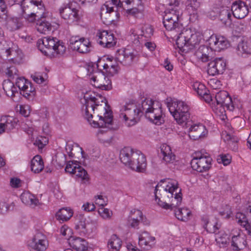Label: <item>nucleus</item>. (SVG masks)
Wrapping results in <instances>:
<instances>
[{"label": "nucleus", "instance_id": "nucleus-1", "mask_svg": "<svg viewBox=\"0 0 251 251\" xmlns=\"http://www.w3.org/2000/svg\"><path fill=\"white\" fill-rule=\"evenodd\" d=\"M85 118L90 124H93L94 127H106L111 129V126L113 123V116L111 111L106 108L107 102H103V104H99L97 101V99L95 97L84 96Z\"/></svg>", "mask_w": 251, "mask_h": 251}, {"label": "nucleus", "instance_id": "nucleus-2", "mask_svg": "<svg viewBox=\"0 0 251 251\" xmlns=\"http://www.w3.org/2000/svg\"><path fill=\"white\" fill-rule=\"evenodd\" d=\"M166 186L162 194L161 198L157 196L158 189L156 186L154 189L155 200L158 199V204L166 209H173L176 208L181 203L182 194L181 189L178 186L176 180L172 179H166L164 181Z\"/></svg>", "mask_w": 251, "mask_h": 251}, {"label": "nucleus", "instance_id": "nucleus-3", "mask_svg": "<svg viewBox=\"0 0 251 251\" xmlns=\"http://www.w3.org/2000/svg\"><path fill=\"white\" fill-rule=\"evenodd\" d=\"M201 38L199 32L183 28L177 36L176 44L180 50L188 52L199 45Z\"/></svg>", "mask_w": 251, "mask_h": 251}, {"label": "nucleus", "instance_id": "nucleus-4", "mask_svg": "<svg viewBox=\"0 0 251 251\" xmlns=\"http://www.w3.org/2000/svg\"><path fill=\"white\" fill-rule=\"evenodd\" d=\"M16 6L18 16L29 22H33L36 17L39 18L41 16L38 12L34 13L35 11L38 9L41 11V13H43L44 11V5L41 0H29Z\"/></svg>", "mask_w": 251, "mask_h": 251}, {"label": "nucleus", "instance_id": "nucleus-5", "mask_svg": "<svg viewBox=\"0 0 251 251\" xmlns=\"http://www.w3.org/2000/svg\"><path fill=\"white\" fill-rule=\"evenodd\" d=\"M37 44L39 50L47 56L62 55L66 51L64 43L56 38L44 37L39 39Z\"/></svg>", "mask_w": 251, "mask_h": 251}, {"label": "nucleus", "instance_id": "nucleus-6", "mask_svg": "<svg viewBox=\"0 0 251 251\" xmlns=\"http://www.w3.org/2000/svg\"><path fill=\"white\" fill-rule=\"evenodd\" d=\"M168 107L170 112L178 124L186 123L189 120L190 107L185 102L174 101L172 103H168Z\"/></svg>", "mask_w": 251, "mask_h": 251}, {"label": "nucleus", "instance_id": "nucleus-7", "mask_svg": "<svg viewBox=\"0 0 251 251\" xmlns=\"http://www.w3.org/2000/svg\"><path fill=\"white\" fill-rule=\"evenodd\" d=\"M138 54V52L133 50L125 49L118 50L114 58L115 64L112 63L114 59L112 57H106V69H108L110 67H113L114 66L118 64V62L125 66L130 65L137 57Z\"/></svg>", "mask_w": 251, "mask_h": 251}, {"label": "nucleus", "instance_id": "nucleus-8", "mask_svg": "<svg viewBox=\"0 0 251 251\" xmlns=\"http://www.w3.org/2000/svg\"><path fill=\"white\" fill-rule=\"evenodd\" d=\"M120 159L121 162L128 166L130 169H137L138 166L135 164L131 163V159L137 160V162L141 164V166L144 167V155L139 151H134L130 147L123 148L120 153Z\"/></svg>", "mask_w": 251, "mask_h": 251}, {"label": "nucleus", "instance_id": "nucleus-9", "mask_svg": "<svg viewBox=\"0 0 251 251\" xmlns=\"http://www.w3.org/2000/svg\"><path fill=\"white\" fill-rule=\"evenodd\" d=\"M139 111L133 104H127L121 110L120 119L124 120L126 126H131L136 125L139 121Z\"/></svg>", "mask_w": 251, "mask_h": 251}, {"label": "nucleus", "instance_id": "nucleus-10", "mask_svg": "<svg viewBox=\"0 0 251 251\" xmlns=\"http://www.w3.org/2000/svg\"><path fill=\"white\" fill-rule=\"evenodd\" d=\"M59 12L60 16L69 24L78 22L80 19L79 10L74 7L73 1L61 6Z\"/></svg>", "mask_w": 251, "mask_h": 251}, {"label": "nucleus", "instance_id": "nucleus-11", "mask_svg": "<svg viewBox=\"0 0 251 251\" xmlns=\"http://www.w3.org/2000/svg\"><path fill=\"white\" fill-rule=\"evenodd\" d=\"M27 246L30 251H46L49 247V242L45 234L37 231L28 241Z\"/></svg>", "mask_w": 251, "mask_h": 251}, {"label": "nucleus", "instance_id": "nucleus-12", "mask_svg": "<svg viewBox=\"0 0 251 251\" xmlns=\"http://www.w3.org/2000/svg\"><path fill=\"white\" fill-rule=\"evenodd\" d=\"M70 48L81 53H86L91 51L92 46L90 41L79 36H72L70 40Z\"/></svg>", "mask_w": 251, "mask_h": 251}, {"label": "nucleus", "instance_id": "nucleus-13", "mask_svg": "<svg viewBox=\"0 0 251 251\" xmlns=\"http://www.w3.org/2000/svg\"><path fill=\"white\" fill-rule=\"evenodd\" d=\"M65 171L71 175H75L76 176L80 179L82 183H86L89 181V177L86 171L76 161H70L66 166Z\"/></svg>", "mask_w": 251, "mask_h": 251}, {"label": "nucleus", "instance_id": "nucleus-14", "mask_svg": "<svg viewBox=\"0 0 251 251\" xmlns=\"http://www.w3.org/2000/svg\"><path fill=\"white\" fill-rule=\"evenodd\" d=\"M236 218L241 226L245 228L247 233L251 235V201H248L246 204L244 213H237Z\"/></svg>", "mask_w": 251, "mask_h": 251}, {"label": "nucleus", "instance_id": "nucleus-15", "mask_svg": "<svg viewBox=\"0 0 251 251\" xmlns=\"http://www.w3.org/2000/svg\"><path fill=\"white\" fill-rule=\"evenodd\" d=\"M100 16L104 24L109 25L119 18L120 14L113 7L109 6L108 2H106L100 8Z\"/></svg>", "mask_w": 251, "mask_h": 251}, {"label": "nucleus", "instance_id": "nucleus-16", "mask_svg": "<svg viewBox=\"0 0 251 251\" xmlns=\"http://www.w3.org/2000/svg\"><path fill=\"white\" fill-rule=\"evenodd\" d=\"M212 159L208 156L196 154L191 161V165L193 170L199 172L207 171L211 167Z\"/></svg>", "mask_w": 251, "mask_h": 251}, {"label": "nucleus", "instance_id": "nucleus-17", "mask_svg": "<svg viewBox=\"0 0 251 251\" xmlns=\"http://www.w3.org/2000/svg\"><path fill=\"white\" fill-rule=\"evenodd\" d=\"M16 85L21 90V94L27 99L33 98L35 95V88L31 82L23 77L16 78Z\"/></svg>", "mask_w": 251, "mask_h": 251}, {"label": "nucleus", "instance_id": "nucleus-18", "mask_svg": "<svg viewBox=\"0 0 251 251\" xmlns=\"http://www.w3.org/2000/svg\"><path fill=\"white\" fill-rule=\"evenodd\" d=\"M92 85L102 90L112 89L111 80L102 73H97L91 78Z\"/></svg>", "mask_w": 251, "mask_h": 251}, {"label": "nucleus", "instance_id": "nucleus-19", "mask_svg": "<svg viewBox=\"0 0 251 251\" xmlns=\"http://www.w3.org/2000/svg\"><path fill=\"white\" fill-rule=\"evenodd\" d=\"M226 61L223 58H216L208 63L207 73L211 75L222 74L226 70Z\"/></svg>", "mask_w": 251, "mask_h": 251}, {"label": "nucleus", "instance_id": "nucleus-20", "mask_svg": "<svg viewBox=\"0 0 251 251\" xmlns=\"http://www.w3.org/2000/svg\"><path fill=\"white\" fill-rule=\"evenodd\" d=\"M217 105L220 107L226 106L230 111H233L235 106L233 102L227 92L221 91L215 97Z\"/></svg>", "mask_w": 251, "mask_h": 251}, {"label": "nucleus", "instance_id": "nucleus-21", "mask_svg": "<svg viewBox=\"0 0 251 251\" xmlns=\"http://www.w3.org/2000/svg\"><path fill=\"white\" fill-rule=\"evenodd\" d=\"M209 43L210 48L217 51L227 48L229 44L228 41L223 36H217L212 35L209 39Z\"/></svg>", "mask_w": 251, "mask_h": 251}, {"label": "nucleus", "instance_id": "nucleus-22", "mask_svg": "<svg viewBox=\"0 0 251 251\" xmlns=\"http://www.w3.org/2000/svg\"><path fill=\"white\" fill-rule=\"evenodd\" d=\"M97 36L98 37L99 44L104 47L110 48L116 45V42L113 34L107 31H99L98 32Z\"/></svg>", "mask_w": 251, "mask_h": 251}, {"label": "nucleus", "instance_id": "nucleus-23", "mask_svg": "<svg viewBox=\"0 0 251 251\" xmlns=\"http://www.w3.org/2000/svg\"><path fill=\"white\" fill-rule=\"evenodd\" d=\"M140 222L144 225H148L149 222L146 218L143 217L142 212L139 210L131 211L130 216L128 219V225L131 227L138 228Z\"/></svg>", "mask_w": 251, "mask_h": 251}, {"label": "nucleus", "instance_id": "nucleus-24", "mask_svg": "<svg viewBox=\"0 0 251 251\" xmlns=\"http://www.w3.org/2000/svg\"><path fill=\"white\" fill-rule=\"evenodd\" d=\"M231 11L234 17L237 19L245 18L249 13V9L244 2L239 1L232 4Z\"/></svg>", "mask_w": 251, "mask_h": 251}, {"label": "nucleus", "instance_id": "nucleus-25", "mask_svg": "<svg viewBox=\"0 0 251 251\" xmlns=\"http://www.w3.org/2000/svg\"><path fill=\"white\" fill-rule=\"evenodd\" d=\"M151 108L147 112L145 116L154 124L156 125L160 124L162 119V109L160 104L156 102L155 106Z\"/></svg>", "mask_w": 251, "mask_h": 251}, {"label": "nucleus", "instance_id": "nucleus-26", "mask_svg": "<svg viewBox=\"0 0 251 251\" xmlns=\"http://www.w3.org/2000/svg\"><path fill=\"white\" fill-rule=\"evenodd\" d=\"M206 133L205 126L202 124L194 125L189 128V136L194 140L203 137Z\"/></svg>", "mask_w": 251, "mask_h": 251}, {"label": "nucleus", "instance_id": "nucleus-27", "mask_svg": "<svg viewBox=\"0 0 251 251\" xmlns=\"http://www.w3.org/2000/svg\"><path fill=\"white\" fill-rule=\"evenodd\" d=\"M70 246L76 251H85L88 249V243L84 239L78 237H71L69 239Z\"/></svg>", "mask_w": 251, "mask_h": 251}, {"label": "nucleus", "instance_id": "nucleus-28", "mask_svg": "<svg viewBox=\"0 0 251 251\" xmlns=\"http://www.w3.org/2000/svg\"><path fill=\"white\" fill-rule=\"evenodd\" d=\"M187 9L190 15V19L197 20L198 12L200 8L201 0H187Z\"/></svg>", "mask_w": 251, "mask_h": 251}, {"label": "nucleus", "instance_id": "nucleus-29", "mask_svg": "<svg viewBox=\"0 0 251 251\" xmlns=\"http://www.w3.org/2000/svg\"><path fill=\"white\" fill-rule=\"evenodd\" d=\"M6 57L13 63L19 64L22 61L23 54L18 47L13 45L11 46V49L9 50L8 54Z\"/></svg>", "mask_w": 251, "mask_h": 251}, {"label": "nucleus", "instance_id": "nucleus-30", "mask_svg": "<svg viewBox=\"0 0 251 251\" xmlns=\"http://www.w3.org/2000/svg\"><path fill=\"white\" fill-rule=\"evenodd\" d=\"M163 23L165 27L168 30H175L176 32H181L184 28L182 25L179 23V20L163 18Z\"/></svg>", "mask_w": 251, "mask_h": 251}, {"label": "nucleus", "instance_id": "nucleus-31", "mask_svg": "<svg viewBox=\"0 0 251 251\" xmlns=\"http://www.w3.org/2000/svg\"><path fill=\"white\" fill-rule=\"evenodd\" d=\"M201 220L203 223V227L209 232L216 234L217 231L221 227V224H219L216 219L210 221L206 216H203Z\"/></svg>", "mask_w": 251, "mask_h": 251}, {"label": "nucleus", "instance_id": "nucleus-32", "mask_svg": "<svg viewBox=\"0 0 251 251\" xmlns=\"http://www.w3.org/2000/svg\"><path fill=\"white\" fill-rule=\"evenodd\" d=\"M155 238L150 235L147 232L144 231L139 236V245L143 248L149 250L151 248L150 243L154 241Z\"/></svg>", "mask_w": 251, "mask_h": 251}, {"label": "nucleus", "instance_id": "nucleus-33", "mask_svg": "<svg viewBox=\"0 0 251 251\" xmlns=\"http://www.w3.org/2000/svg\"><path fill=\"white\" fill-rule=\"evenodd\" d=\"M247 245L246 237L244 235L238 234L232 237L231 246L233 249L239 251L244 249Z\"/></svg>", "mask_w": 251, "mask_h": 251}, {"label": "nucleus", "instance_id": "nucleus-34", "mask_svg": "<svg viewBox=\"0 0 251 251\" xmlns=\"http://www.w3.org/2000/svg\"><path fill=\"white\" fill-rule=\"evenodd\" d=\"M21 199L23 203L31 206H36L39 203L36 197L29 192H25L21 195Z\"/></svg>", "mask_w": 251, "mask_h": 251}, {"label": "nucleus", "instance_id": "nucleus-35", "mask_svg": "<svg viewBox=\"0 0 251 251\" xmlns=\"http://www.w3.org/2000/svg\"><path fill=\"white\" fill-rule=\"evenodd\" d=\"M161 153L163 156V160L166 163H171L175 159V155L173 154L170 146L164 144L161 147Z\"/></svg>", "mask_w": 251, "mask_h": 251}, {"label": "nucleus", "instance_id": "nucleus-36", "mask_svg": "<svg viewBox=\"0 0 251 251\" xmlns=\"http://www.w3.org/2000/svg\"><path fill=\"white\" fill-rule=\"evenodd\" d=\"M42 16L43 14H41V16H39L41 19L37 21L36 28L37 30L39 32L46 34L51 30L52 26L49 22L46 21L44 19H42V18H44V17Z\"/></svg>", "mask_w": 251, "mask_h": 251}, {"label": "nucleus", "instance_id": "nucleus-37", "mask_svg": "<svg viewBox=\"0 0 251 251\" xmlns=\"http://www.w3.org/2000/svg\"><path fill=\"white\" fill-rule=\"evenodd\" d=\"M18 17H7V19L5 20L6 21V26L8 29L11 31H15L18 30L22 27L23 26L22 22L20 21V18Z\"/></svg>", "mask_w": 251, "mask_h": 251}, {"label": "nucleus", "instance_id": "nucleus-38", "mask_svg": "<svg viewBox=\"0 0 251 251\" xmlns=\"http://www.w3.org/2000/svg\"><path fill=\"white\" fill-rule=\"evenodd\" d=\"M44 162L41 156L35 155L31 161V170L34 173H39L44 169Z\"/></svg>", "mask_w": 251, "mask_h": 251}, {"label": "nucleus", "instance_id": "nucleus-39", "mask_svg": "<svg viewBox=\"0 0 251 251\" xmlns=\"http://www.w3.org/2000/svg\"><path fill=\"white\" fill-rule=\"evenodd\" d=\"M0 121L3 122L6 132H8L15 127L18 121L13 117L3 116L1 117Z\"/></svg>", "mask_w": 251, "mask_h": 251}, {"label": "nucleus", "instance_id": "nucleus-40", "mask_svg": "<svg viewBox=\"0 0 251 251\" xmlns=\"http://www.w3.org/2000/svg\"><path fill=\"white\" fill-rule=\"evenodd\" d=\"M215 240L220 248H225L229 244V237L228 234L224 231H220L216 234Z\"/></svg>", "mask_w": 251, "mask_h": 251}, {"label": "nucleus", "instance_id": "nucleus-41", "mask_svg": "<svg viewBox=\"0 0 251 251\" xmlns=\"http://www.w3.org/2000/svg\"><path fill=\"white\" fill-rule=\"evenodd\" d=\"M2 85L4 92L8 97H14L15 94L18 93L17 87L15 86L14 82L9 79L4 80Z\"/></svg>", "mask_w": 251, "mask_h": 251}, {"label": "nucleus", "instance_id": "nucleus-42", "mask_svg": "<svg viewBox=\"0 0 251 251\" xmlns=\"http://www.w3.org/2000/svg\"><path fill=\"white\" fill-rule=\"evenodd\" d=\"M156 102H154L152 100L146 99L143 100L137 107L139 113L145 114V116L148 111H149L152 106H155Z\"/></svg>", "mask_w": 251, "mask_h": 251}, {"label": "nucleus", "instance_id": "nucleus-43", "mask_svg": "<svg viewBox=\"0 0 251 251\" xmlns=\"http://www.w3.org/2000/svg\"><path fill=\"white\" fill-rule=\"evenodd\" d=\"M122 246V241L115 234L111 236L108 243L110 251H119Z\"/></svg>", "mask_w": 251, "mask_h": 251}, {"label": "nucleus", "instance_id": "nucleus-44", "mask_svg": "<svg viewBox=\"0 0 251 251\" xmlns=\"http://www.w3.org/2000/svg\"><path fill=\"white\" fill-rule=\"evenodd\" d=\"M73 212L70 208H63L60 209L56 214V217L59 221H67L73 216Z\"/></svg>", "mask_w": 251, "mask_h": 251}, {"label": "nucleus", "instance_id": "nucleus-45", "mask_svg": "<svg viewBox=\"0 0 251 251\" xmlns=\"http://www.w3.org/2000/svg\"><path fill=\"white\" fill-rule=\"evenodd\" d=\"M175 214L176 218L180 221L186 222L191 214V211L187 208H179L175 210Z\"/></svg>", "mask_w": 251, "mask_h": 251}, {"label": "nucleus", "instance_id": "nucleus-46", "mask_svg": "<svg viewBox=\"0 0 251 251\" xmlns=\"http://www.w3.org/2000/svg\"><path fill=\"white\" fill-rule=\"evenodd\" d=\"M181 12L179 8L174 9L173 7L167 8L165 11V15L163 18L166 19H174L175 20H179L181 15Z\"/></svg>", "mask_w": 251, "mask_h": 251}, {"label": "nucleus", "instance_id": "nucleus-47", "mask_svg": "<svg viewBox=\"0 0 251 251\" xmlns=\"http://www.w3.org/2000/svg\"><path fill=\"white\" fill-rule=\"evenodd\" d=\"M223 138L225 141L228 142L229 148L234 151H236L238 150V139L236 137H232L230 134L226 133L225 135L223 133Z\"/></svg>", "mask_w": 251, "mask_h": 251}, {"label": "nucleus", "instance_id": "nucleus-48", "mask_svg": "<svg viewBox=\"0 0 251 251\" xmlns=\"http://www.w3.org/2000/svg\"><path fill=\"white\" fill-rule=\"evenodd\" d=\"M13 45L5 40H2L0 42V56L2 57H6L7 56L10 50L11 49V46Z\"/></svg>", "mask_w": 251, "mask_h": 251}, {"label": "nucleus", "instance_id": "nucleus-49", "mask_svg": "<svg viewBox=\"0 0 251 251\" xmlns=\"http://www.w3.org/2000/svg\"><path fill=\"white\" fill-rule=\"evenodd\" d=\"M238 50L246 54L251 53V41L243 40L238 44Z\"/></svg>", "mask_w": 251, "mask_h": 251}, {"label": "nucleus", "instance_id": "nucleus-50", "mask_svg": "<svg viewBox=\"0 0 251 251\" xmlns=\"http://www.w3.org/2000/svg\"><path fill=\"white\" fill-rule=\"evenodd\" d=\"M219 19L224 23H227V21H230L231 17L230 9L228 8H223L219 13Z\"/></svg>", "mask_w": 251, "mask_h": 251}, {"label": "nucleus", "instance_id": "nucleus-51", "mask_svg": "<svg viewBox=\"0 0 251 251\" xmlns=\"http://www.w3.org/2000/svg\"><path fill=\"white\" fill-rule=\"evenodd\" d=\"M193 88L200 97H201L203 95L206 94V93L209 92V91L206 89L204 85L199 82H195L194 83Z\"/></svg>", "mask_w": 251, "mask_h": 251}, {"label": "nucleus", "instance_id": "nucleus-52", "mask_svg": "<svg viewBox=\"0 0 251 251\" xmlns=\"http://www.w3.org/2000/svg\"><path fill=\"white\" fill-rule=\"evenodd\" d=\"M208 50V48L204 45L200 46L196 51V55L200 58L202 62H206L209 60V56L204 51Z\"/></svg>", "mask_w": 251, "mask_h": 251}, {"label": "nucleus", "instance_id": "nucleus-53", "mask_svg": "<svg viewBox=\"0 0 251 251\" xmlns=\"http://www.w3.org/2000/svg\"><path fill=\"white\" fill-rule=\"evenodd\" d=\"M6 19V5L4 0H0V22L5 21Z\"/></svg>", "mask_w": 251, "mask_h": 251}, {"label": "nucleus", "instance_id": "nucleus-54", "mask_svg": "<svg viewBox=\"0 0 251 251\" xmlns=\"http://www.w3.org/2000/svg\"><path fill=\"white\" fill-rule=\"evenodd\" d=\"M5 73L8 77L11 79H13L15 76L18 77V70L16 67L13 65L9 67L7 66Z\"/></svg>", "mask_w": 251, "mask_h": 251}, {"label": "nucleus", "instance_id": "nucleus-55", "mask_svg": "<svg viewBox=\"0 0 251 251\" xmlns=\"http://www.w3.org/2000/svg\"><path fill=\"white\" fill-rule=\"evenodd\" d=\"M123 2H125L127 5L132 4L133 6H141V0H118L116 5L118 7H122Z\"/></svg>", "mask_w": 251, "mask_h": 251}, {"label": "nucleus", "instance_id": "nucleus-56", "mask_svg": "<svg viewBox=\"0 0 251 251\" xmlns=\"http://www.w3.org/2000/svg\"><path fill=\"white\" fill-rule=\"evenodd\" d=\"M217 160L219 163H223L225 166H226L230 163L231 157L228 154H222L218 156Z\"/></svg>", "mask_w": 251, "mask_h": 251}, {"label": "nucleus", "instance_id": "nucleus-57", "mask_svg": "<svg viewBox=\"0 0 251 251\" xmlns=\"http://www.w3.org/2000/svg\"><path fill=\"white\" fill-rule=\"evenodd\" d=\"M48 142L47 138L45 137L40 136L36 138L34 142V145L37 146L39 149H42Z\"/></svg>", "mask_w": 251, "mask_h": 251}, {"label": "nucleus", "instance_id": "nucleus-58", "mask_svg": "<svg viewBox=\"0 0 251 251\" xmlns=\"http://www.w3.org/2000/svg\"><path fill=\"white\" fill-rule=\"evenodd\" d=\"M14 206L13 203L8 205L4 201H0V213L4 214L8 211L10 210L11 207L13 209Z\"/></svg>", "mask_w": 251, "mask_h": 251}, {"label": "nucleus", "instance_id": "nucleus-59", "mask_svg": "<svg viewBox=\"0 0 251 251\" xmlns=\"http://www.w3.org/2000/svg\"><path fill=\"white\" fill-rule=\"evenodd\" d=\"M141 35L146 38H149L153 34V28L151 25H146L142 28Z\"/></svg>", "mask_w": 251, "mask_h": 251}, {"label": "nucleus", "instance_id": "nucleus-60", "mask_svg": "<svg viewBox=\"0 0 251 251\" xmlns=\"http://www.w3.org/2000/svg\"><path fill=\"white\" fill-rule=\"evenodd\" d=\"M144 159H145V161H144V167H142L141 166V164H140V163H139L137 162V160H135V159H131V163L133 164H135L136 165V166H138V168L137 169H131L132 170H135L137 172H143L146 167V165H147V163H146V157L145 156H144Z\"/></svg>", "mask_w": 251, "mask_h": 251}, {"label": "nucleus", "instance_id": "nucleus-61", "mask_svg": "<svg viewBox=\"0 0 251 251\" xmlns=\"http://www.w3.org/2000/svg\"><path fill=\"white\" fill-rule=\"evenodd\" d=\"M132 8L127 9L126 12L128 14H131L133 16H135L137 14L141 13L142 10V6H133L132 4H131Z\"/></svg>", "mask_w": 251, "mask_h": 251}, {"label": "nucleus", "instance_id": "nucleus-62", "mask_svg": "<svg viewBox=\"0 0 251 251\" xmlns=\"http://www.w3.org/2000/svg\"><path fill=\"white\" fill-rule=\"evenodd\" d=\"M99 213L103 218H109L111 217L112 212L107 208L101 207L99 210Z\"/></svg>", "mask_w": 251, "mask_h": 251}, {"label": "nucleus", "instance_id": "nucleus-63", "mask_svg": "<svg viewBox=\"0 0 251 251\" xmlns=\"http://www.w3.org/2000/svg\"><path fill=\"white\" fill-rule=\"evenodd\" d=\"M20 113L25 117L29 115L30 110L28 105H20L19 109Z\"/></svg>", "mask_w": 251, "mask_h": 251}, {"label": "nucleus", "instance_id": "nucleus-64", "mask_svg": "<svg viewBox=\"0 0 251 251\" xmlns=\"http://www.w3.org/2000/svg\"><path fill=\"white\" fill-rule=\"evenodd\" d=\"M106 202L107 201L104 200V198L101 195H98L95 201V203L96 204H98L102 207H104L107 204Z\"/></svg>", "mask_w": 251, "mask_h": 251}]
</instances>
